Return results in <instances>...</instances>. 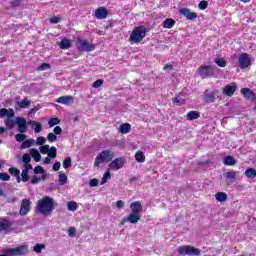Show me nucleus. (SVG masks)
Returning a JSON list of instances; mask_svg holds the SVG:
<instances>
[{
	"label": "nucleus",
	"mask_w": 256,
	"mask_h": 256,
	"mask_svg": "<svg viewBox=\"0 0 256 256\" xmlns=\"http://www.w3.org/2000/svg\"><path fill=\"white\" fill-rule=\"evenodd\" d=\"M55 209V199L45 196L38 200L36 204V211L41 213V215H51L52 211Z\"/></svg>",
	"instance_id": "1"
},
{
	"label": "nucleus",
	"mask_w": 256,
	"mask_h": 256,
	"mask_svg": "<svg viewBox=\"0 0 256 256\" xmlns=\"http://www.w3.org/2000/svg\"><path fill=\"white\" fill-rule=\"evenodd\" d=\"M113 157H115V152L109 149L103 150L96 156L94 167H99L101 163H109L113 161Z\"/></svg>",
	"instance_id": "2"
},
{
	"label": "nucleus",
	"mask_w": 256,
	"mask_h": 256,
	"mask_svg": "<svg viewBox=\"0 0 256 256\" xmlns=\"http://www.w3.org/2000/svg\"><path fill=\"white\" fill-rule=\"evenodd\" d=\"M146 36L147 31L145 30V28L136 27L130 35V42L135 44L141 43V41H143V39H145Z\"/></svg>",
	"instance_id": "3"
},
{
	"label": "nucleus",
	"mask_w": 256,
	"mask_h": 256,
	"mask_svg": "<svg viewBox=\"0 0 256 256\" xmlns=\"http://www.w3.org/2000/svg\"><path fill=\"white\" fill-rule=\"evenodd\" d=\"M177 253L178 255H182V256L183 255L195 256V255H201V250L191 245H184V246H179L177 248Z\"/></svg>",
	"instance_id": "4"
},
{
	"label": "nucleus",
	"mask_w": 256,
	"mask_h": 256,
	"mask_svg": "<svg viewBox=\"0 0 256 256\" xmlns=\"http://www.w3.org/2000/svg\"><path fill=\"white\" fill-rule=\"evenodd\" d=\"M198 73L201 79H208V77H213V75H215V68L210 65H202L200 66Z\"/></svg>",
	"instance_id": "5"
},
{
	"label": "nucleus",
	"mask_w": 256,
	"mask_h": 256,
	"mask_svg": "<svg viewBox=\"0 0 256 256\" xmlns=\"http://www.w3.org/2000/svg\"><path fill=\"white\" fill-rule=\"evenodd\" d=\"M31 211V199H23L20 205L19 215L25 217Z\"/></svg>",
	"instance_id": "6"
},
{
	"label": "nucleus",
	"mask_w": 256,
	"mask_h": 256,
	"mask_svg": "<svg viewBox=\"0 0 256 256\" xmlns=\"http://www.w3.org/2000/svg\"><path fill=\"white\" fill-rule=\"evenodd\" d=\"M238 63L240 69H247V67L251 65V58L249 57V54L241 53L238 58Z\"/></svg>",
	"instance_id": "7"
},
{
	"label": "nucleus",
	"mask_w": 256,
	"mask_h": 256,
	"mask_svg": "<svg viewBox=\"0 0 256 256\" xmlns=\"http://www.w3.org/2000/svg\"><path fill=\"white\" fill-rule=\"evenodd\" d=\"M125 165V158L120 157L116 158L108 165L109 169H112L113 171H119V169H123Z\"/></svg>",
	"instance_id": "8"
},
{
	"label": "nucleus",
	"mask_w": 256,
	"mask_h": 256,
	"mask_svg": "<svg viewBox=\"0 0 256 256\" xmlns=\"http://www.w3.org/2000/svg\"><path fill=\"white\" fill-rule=\"evenodd\" d=\"M7 255H25L27 253V246H19L17 248H8L5 250Z\"/></svg>",
	"instance_id": "9"
},
{
	"label": "nucleus",
	"mask_w": 256,
	"mask_h": 256,
	"mask_svg": "<svg viewBox=\"0 0 256 256\" xmlns=\"http://www.w3.org/2000/svg\"><path fill=\"white\" fill-rule=\"evenodd\" d=\"M180 15H184V17H186V19H188V21H194V19H197V17H199V15L195 12H191V10H189V8H181L179 10Z\"/></svg>",
	"instance_id": "10"
},
{
	"label": "nucleus",
	"mask_w": 256,
	"mask_h": 256,
	"mask_svg": "<svg viewBox=\"0 0 256 256\" xmlns=\"http://www.w3.org/2000/svg\"><path fill=\"white\" fill-rule=\"evenodd\" d=\"M130 209L132 215H141L143 212V205H141V202L135 201L130 204Z\"/></svg>",
	"instance_id": "11"
},
{
	"label": "nucleus",
	"mask_w": 256,
	"mask_h": 256,
	"mask_svg": "<svg viewBox=\"0 0 256 256\" xmlns=\"http://www.w3.org/2000/svg\"><path fill=\"white\" fill-rule=\"evenodd\" d=\"M79 51H95V45L90 44L87 40H79Z\"/></svg>",
	"instance_id": "12"
},
{
	"label": "nucleus",
	"mask_w": 256,
	"mask_h": 256,
	"mask_svg": "<svg viewBox=\"0 0 256 256\" xmlns=\"http://www.w3.org/2000/svg\"><path fill=\"white\" fill-rule=\"evenodd\" d=\"M19 133H27V120L23 117L16 118Z\"/></svg>",
	"instance_id": "13"
},
{
	"label": "nucleus",
	"mask_w": 256,
	"mask_h": 256,
	"mask_svg": "<svg viewBox=\"0 0 256 256\" xmlns=\"http://www.w3.org/2000/svg\"><path fill=\"white\" fill-rule=\"evenodd\" d=\"M109 15V11L105 7H98L94 13V17L96 19H107V16Z\"/></svg>",
	"instance_id": "14"
},
{
	"label": "nucleus",
	"mask_w": 256,
	"mask_h": 256,
	"mask_svg": "<svg viewBox=\"0 0 256 256\" xmlns=\"http://www.w3.org/2000/svg\"><path fill=\"white\" fill-rule=\"evenodd\" d=\"M56 103H60V105H73L75 103V98L73 96H61L56 100Z\"/></svg>",
	"instance_id": "15"
},
{
	"label": "nucleus",
	"mask_w": 256,
	"mask_h": 256,
	"mask_svg": "<svg viewBox=\"0 0 256 256\" xmlns=\"http://www.w3.org/2000/svg\"><path fill=\"white\" fill-rule=\"evenodd\" d=\"M11 227H13V222L5 218H0V233H3V231H10Z\"/></svg>",
	"instance_id": "16"
},
{
	"label": "nucleus",
	"mask_w": 256,
	"mask_h": 256,
	"mask_svg": "<svg viewBox=\"0 0 256 256\" xmlns=\"http://www.w3.org/2000/svg\"><path fill=\"white\" fill-rule=\"evenodd\" d=\"M241 94L243 95V97L245 99H247L248 101H255L256 100V95H255V92L252 91L251 89L249 88H243L241 90Z\"/></svg>",
	"instance_id": "17"
},
{
	"label": "nucleus",
	"mask_w": 256,
	"mask_h": 256,
	"mask_svg": "<svg viewBox=\"0 0 256 256\" xmlns=\"http://www.w3.org/2000/svg\"><path fill=\"white\" fill-rule=\"evenodd\" d=\"M27 125H30L35 133H41V131H43V124H41V122L29 120Z\"/></svg>",
	"instance_id": "18"
},
{
	"label": "nucleus",
	"mask_w": 256,
	"mask_h": 256,
	"mask_svg": "<svg viewBox=\"0 0 256 256\" xmlns=\"http://www.w3.org/2000/svg\"><path fill=\"white\" fill-rule=\"evenodd\" d=\"M235 91H237V86H235V85H226L223 88V95H227V97H232V95L235 94Z\"/></svg>",
	"instance_id": "19"
},
{
	"label": "nucleus",
	"mask_w": 256,
	"mask_h": 256,
	"mask_svg": "<svg viewBox=\"0 0 256 256\" xmlns=\"http://www.w3.org/2000/svg\"><path fill=\"white\" fill-rule=\"evenodd\" d=\"M200 117H201V113L195 110L188 112L186 115V119L188 121H195V119H199Z\"/></svg>",
	"instance_id": "20"
},
{
	"label": "nucleus",
	"mask_w": 256,
	"mask_h": 256,
	"mask_svg": "<svg viewBox=\"0 0 256 256\" xmlns=\"http://www.w3.org/2000/svg\"><path fill=\"white\" fill-rule=\"evenodd\" d=\"M127 221H128V223H132V225H136V223H139V221H141V215L130 213L127 216Z\"/></svg>",
	"instance_id": "21"
},
{
	"label": "nucleus",
	"mask_w": 256,
	"mask_h": 256,
	"mask_svg": "<svg viewBox=\"0 0 256 256\" xmlns=\"http://www.w3.org/2000/svg\"><path fill=\"white\" fill-rule=\"evenodd\" d=\"M223 163L228 167H233V165H237V160L233 156H226L223 159Z\"/></svg>",
	"instance_id": "22"
},
{
	"label": "nucleus",
	"mask_w": 256,
	"mask_h": 256,
	"mask_svg": "<svg viewBox=\"0 0 256 256\" xmlns=\"http://www.w3.org/2000/svg\"><path fill=\"white\" fill-rule=\"evenodd\" d=\"M30 155L33 157L35 163H39V161H41V154L39 153V150L32 148L30 150Z\"/></svg>",
	"instance_id": "23"
},
{
	"label": "nucleus",
	"mask_w": 256,
	"mask_h": 256,
	"mask_svg": "<svg viewBox=\"0 0 256 256\" xmlns=\"http://www.w3.org/2000/svg\"><path fill=\"white\" fill-rule=\"evenodd\" d=\"M17 105L20 107V109H27L31 105V101L25 97L22 101H17Z\"/></svg>",
	"instance_id": "24"
},
{
	"label": "nucleus",
	"mask_w": 256,
	"mask_h": 256,
	"mask_svg": "<svg viewBox=\"0 0 256 256\" xmlns=\"http://www.w3.org/2000/svg\"><path fill=\"white\" fill-rule=\"evenodd\" d=\"M129 131H131V124L124 123V124L120 125L119 132L122 133L123 135L129 133Z\"/></svg>",
	"instance_id": "25"
},
{
	"label": "nucleus",
	"mask_w": 256,
	"mask_h": 256,
	"mask_svg": "<svg viewBox=\"0 0 256 256\" xmlns=\"http://www.w3.org/2000/svg\"><path fill=\"white\" fill-rule=\"evenodd\" d=\"M225 177H226V179H228V181H231L232 183H235V180L237 179V172L228 171V172L225 173Z\"/></svg>",
	"instance_id": "26"
},
{
	"label": "nucleus",
	"mask_w": 256,
	"mask_h": 256,
	"mask_svg": "<svg viewBox=\"0 0 256 256\" xmlns=\"http://www.w3.org/2000/svg\"><path fill=\"white\" fill-rule=\"evenodd\" d=\"M215 199H217L220 203H225V201H227V193L217 192L215 194Z\"/></svg>",
	"instance_id": "27"
},
{
	"label": "nucleus",
	"mask_w": 256,
	"mask_h": 256,
	"mask_svg": "<svg viewBox=\"0 0 256 256\" xmlns=\"http://www.w3.org/2000/svg\"><path fill=\"white\" fill-rule=\"evenodd\" d=\"M33 145H35V140L28 139L22 143V145L20 146V149H29V147H33Z\"/></svg>",
	"instance_id": "28"
},
{
	"label": "nucleus",
	"mask_w": 256,
	"mask_h": 256,
	"mask_svg": "<svg viewBox=\"0 0 256 256\" xmlns=\"http://www.w3.org/2000/svg\"><path fill=\"white\" fill-rule=\"evenodd\" d=\"M205 103H215V92H211L204 95Z\"/></svg>",
	"instance_id": "29"
},
{
	"label": "nucleus",
	"mask_w": 256,
	"mask_h": 256,
	"mask_svg": "<svg viewBox=\"0 0 256 256\" xmlns=\"http://www.w3.org/2000/svg\"><path fill=\"white\" fill-rule=\"evenodd\" d=\"M60 49H69L71 47V41L67 38H64L59 43Z\"/></svg>",
	"instance_id": "30"
},
{
	"label": "nucleus",
	"mask_w": 256,
	"mask_h": 256,
	"mask_svg": "<svg viewBox=\"0 0 256 256\" xmlns=\"http://www.w3.org/2000/svg\"><path fill=\"white\" fill-rule=\"evenodd\" d=\"M245 176L248 177V179H255V177H256V170H255V168H248V169H246Z\"/></svg>",
	"instance_id": "31"
},
{
	"label": "nucleus",
	"mask_w": 256,
	"mask_h": 256,
	"mask_svg": "<svg viewBox=\"0 0 256 256\" xmlns=\"http://www.w3.org/2000/svg\"><path fill=\"white\" fill-rule=\"evenodd\" d=\"M135 160L137 163H145V154L142 151H138L135 154Z\"/></svg>",
	"instance_id": "32"
},
{
	"label": "nucleus",
	"mask_w": 256,
	"mask_h": 256,
	"mask_svg": "<svg viewBox=\"0 0 256 256\" xmlns=\"http://www.w3.org/2000/svg\"><path fill=\"white\" fill-rule=\"evenodd\" d=\"M174 26H175V20L168 18L164 21L165 29H173Z\"/></svg>",
	"instance_id": "33"
},
{
	"label": "nucleus",
	"mask_w": 256,
	"mask_h": 256,
	"mask_svg": "<svg viewBox=\"0 0 256 256\" xmlns=\"http://www.w3.org/2000/svg\"><path fill=\"white\" fill-rule=\"evenodd\" d=\"M59 183L60 185H67V175L63 172H59Z\"/></svg>",
	"instance_id": "34"
},
{
	"label": "nucleus",
	"mask_w": 256,
	"mask_h": 256,
	"mask_svg": "<svg viewBox=\"0 0 256 256\" xmlns=\"http://www.w3.org/2000/svg\"><path fill=\"white\" fill-rule=\"evenodd\" d=\"M47 155L51 159H55V157H57V148L55 146H52L51 148H49Z\"/></svg>",
	"instance_id": "35"
},
{
	"label": "nucleus",
	"mask_w": 256,
	"mask_h": 256,
	"mask_svg": "<svg viewBox=\"0 0 256 256\" xmlns=\"http://www.w3.org/2000/svg\"><path fill=\"white\" fill-rule=\"evenodd\" d=\"M214 63H216L218 67H227V61H225L223 58L215 59Z\"/></svg>",
	"instance_id": "36"
},
{
	"label": "nucleus",
	"mask_w": 256,
	"mask_h": 256,
	"mask_svg": "<svg viewBox=\"0 0 256 256\" xmlns=\"http://www.w3.org/2000/svg\"><path fill=\"white\" fill-rule=\"evenodd\" d=\"M207 7H209V2H207L206 0H202L198 4V9H200L201 11H205Z\"/></svg>",
	"instance_id": "37"
},
{
	"label": "nucleus",
	"mask_w": 256,
	"mask_h": 256,
	"mask_svg": "<svg viewBox=\"0 0 256 256\" xmlns=\"http://www.w3.org/2000/svg\"><path fill=\"white\" fill-rule=\"evenodd\" d=\"M10 175H14V177H19L21 175V171L15 167H11L8 169Z\"/></svg>",
	"instance_id": "38"
},
{
	"label": "nucleus",
	"mask_w": 256,
	"mask_h": 256,
	"mask_svg": "<svg viewBox=\"0 0 256 256\" xmlns=\"http://www.w3.org/2000/svg\"><path fill=\"white\" fill-rule=\"evenodd\" d=\"M68 211H77V202L70 201L67 203Z\"/></svg>",
	"instance_id": "39"
},
{
	"label": "nucleus",
	"mask_w": 256,
	"mask_h": 256,
	"mask_svg": "<svg viewBox=\"0 0 256 256\" xmlns=\"http://www.w3.org/2000/svg\"><path fill=\"white\" fill-rule=\"evenodd\" d=\"M45 143H47V138L43 137V136H39L36 140V142H34V145H45Z\"/></svg>",
	"instance_id": "40"
},
{
	"label": "nucleus",
	"mask_w": 256,
	"mask_h": 256,
	"mask_svg": "<svg viewBox=\"0 0 256 256\" xmlns=\"http://www.w3.org/2000/svg\"><path fill=\"white\" fill-rule=\"evenodd\" d=\"M59 123H61V120H59V118H51L48 121L49 127H55V125H59Z\"/></svg>",
	"instance_id": "41"
},
{
	"label": "nucleus",
	"mask_w": 256,
	"mask_h": 256,
	"mask_svg": "<svg viewBox=\"0 0 256 256\" xmlns=\"http://www.w3.org/2000/svg\"><path fill=\"white\" fill-rule=\"evenodd\" d=\"M109 179H111V172L107 171L104 176L102 177L101 180V185H105V183H107V181H109Z\"/></svg>",
	"instance_id": "42"
},
{
	"label": "nucleus",
	"mask_w": 256,
	"mask_h": 256,
	"mask_svg": "<svg viewBox=\"0 0 256 256\" xmlns=\"http://www.w3.org/2000/svg\"><path fill=\"white\" fill-rule=\"evenodd\" d=\"M43 249H45V244H36L34 247H33V251L35 253H41V251H43Z\"/></svg>",
	"instance_id": "43"
},
{
	"label": "nucleus",
	"mask_w": 256,
	"mask_h": 256,
	"mask_svg": "<svg viewBox=\"0 0 256 256\" xmlns=\"http://www.w3.org/2000/svg\"><path fill=\"white\" fill-rule=\"evenodd\" d=\"M5 125L6 127H8V129H13V127H15V122L13 121V119L7 118L5 120Z\"/></svg>",
	"instance_id": "44"
},
{
	"label": "nucleus",
	"mask_w": 256,
	"mask_h": 256,
	"mask_svg": "<svg viewBox=\"0 0 256 256\" xmlns=\"http://www.w3.org/2000/svg\"><path fill=\"white\" fill-rule=\"evenodd\" d=\"M47 140L49 141V143H55V141H57V135L50 132L47 135Z\"/></svg>",
	"instance_id": "45"
},
{
	"label": "nucleus",
	"mask_w": 256,
	"mask_h": 256,
	"mask_svg": "<svg viewBox=\"0 0 256 256\" xmlns=\"http://www.w3.org/2000/svg\"><path fill=\"white\" fill-rule=\"evenodd\" d=\"M21 178L23 183H27V181H29V172H27V170H22Z\"/></svg>",
	"instance_id": "46"
},
{
	"label": "nucleus",
	"mask_w": 256,
	"mask_h": 256,
	"mask_svg": "<svg viewBox=\"0 0 256 256\" xmlns=\"http://www.w3.org/2000/svg\"><path fill=\"white\" fill-rule=\"evenodd\" d=\"M72 163H71V157H67L64 159L63 161V167L64 169H69V167H71Z\"/></svg>",
	"instance_id": "47"
},
{
	"label": "nucleus",
	"mask_w": 256,
	"mask_h": 256,
	"mask_svg": "<svg viewBox=\"0 0 256 256\" xmlns=\"http://www.w3.org/2000/svg\"><path fill=\"white\" fill-rule=\"evenodd\" d=\"M92 87L94 89H99V87H103V79H98L95 82H93Z\"/></svg>",
	"instance_id": "48"
},
{
	"label": "nucleus",
	"mask_w": 256,
	"mask_h": 256,
	"mask_svg": "<svg viewBox=\"0 0 256 256\" xmlns=\"http://www.w3.org/2000/svg\"><path fill=\"white\" fill-rule=\"evenodd\" d=\"M0 181H11V176L5 172L0 173Z\"/></svg>",
	"instance_id": "49"
},
{
	"label": "nucleus",
	"mask_w": 256,
	"mask_h": 256,
	"mask_svg": "<svg viewBox=\"0 0 256 256\" xmlns=\"http://www.w3.org/2000/svg\"><path fill=\"white\" fill-rule=\"evenodd\" d=\"M15 139L18 143H22V141L24 142L27 139V136L25 134H16Z\"/></svg>",
	"instance_id": "50"
},
{
	"label": "nucleus",
	"mask_w": 256,
	"mask_h": 256,
	"mask_svg": "<svg viewBox=\"0 0 256 256\" xmlns=\"http://www.w3.org/2000/svg\"><path fill=\"white\" fill-rule=\"evenodd\" d=\"M47 69H51V64L43 63L38 67V71H47Z\"/></svg>",
	"instance_id": "51"
},
{
	"label": "nucleus",
	"mask_w": 256,
	"mask_h": 256,
	"mask_svg": "<svg viewBox=\"0 0 256 256\" xmlns=\"http://www.w3.org/2000/svg\"><path fill=\"white\" fill-rule=\"evenodd\" d=\"M22 161L24 164L31 163V154H24L22 156Z\"/></svg>",
	"instance_id": "52"
},
{
	"label": "nucleus",
	"mask_w": 256,
	"mask_h": 256,
	"mask_svg": "<svg viewBox=\"0 0 256 256\" xmlns=\"http://www.w3.org/2000/svg\"><path fill=\"white\" fill-rule=\"evenodd\" d=\"M40 153H42L43 155H45L46 153H49V145H42L40 146Z\"/></svg>",
	"instance_id": "53"
},
{
	"label": "nucleus",
	"mask_w": 256,
	"mask_h": 256,
	"mask_svg": "<svg viewBox=\"0 0 256 256\" xmlns=\"http://www.w3.org/2000/svg\"><path fill=\"white\" fill-rule=\"evenodd\" d=\"M21 3H23V0H14L11 2V7L16 9V7H21Z\"/></svg>",
	"instance_id": "54"
},
{
	"label": "nucleus",
	"mask_w": 256,
	"mask_h": 256,
	"mask_svg": "<svg viewBox=\"0 0 256 256\" xmlns=\"http://www.w3.org/2000/svg\"><path fill=\"white\" fill-rule=\"evenodd\" d=\"M34 173H35V175H39L41 173H45V170L42 168V166H36L34 168Z\"/></svg>",
	"instance_id": "55"
},
{
	"label": "nucleus",
	"mask_w": 256,
	"mask_h": 256,
	"mask_svg": "<svg viewBox=\"0 0 256 256\" xmlns=\"http://www.w3.org/2000/svg\"><path fill=\"white\" fill-rule=\"evenodd\" d=\"M76 233H77V229H75V227H70V228L68 229V235H69V237H75Z\"/></svg>",
	"instance_id": "56"
},
{
	"label": "nucleus",
	"mask_w": 256,
	"mask_h": 256,
	"mask_svg": "<svg viewBox=\"0 0 256 256\" xmlns=\"http://www.w3.org/2000/svg\"><path fill=\"white\" fill-rule=\"evenodd\" d=\"M9 110L6 108L0 109V117L3 119V117H8Z\"/></svg>",
	"instance_id": "57"
},
{
	"label": "nucleus",
	"mask_w": 256,
	"mask_h": 256,
	"mask_svg": "<svg viewBox=\"0 0 256 256\" xmlns=\"http://www.w3.org/2000/svg\"><path fill=\"white\" fill-rule=\"evenodd\" d=\"M40 181H41V177H38V176H33L31 179L32 185H37V183H39Z\"/></svg>",
	"instance_id": "58"
},
{
	"label": "nucleus",
	"mask_w": 256,
	"mask_h": 256,
	"mask_svg": "<svg viewBox=\"0 0 256 256\" xmlns=\"http://www.w3.org/2000/svg\"><path fill=\"white\" fill-rule=\"evenodd\" d=\"M61 133H63V129L61 128V126H56L54 128V135H61Z\"/></svg>",
	"instance_id": "59"
},
{
	"label": "nucleus",
	"mask_w": 256,
	"mask_h": 256,
	"mask_svg": "<svg viewBox=\"0 0 256 256\" xmlns=\"http://www.w3.org/2000/svg\"><path fill=\"white\" fill-rule=\"evenodd\" d=\"M61 21V18H59V16H54L52 18H50V23H53V24H57Z\"/></svg>",
	"instance_id": "60"
},
{
	"label": "nucleus",
	"mask_w": 256,
	"mask_h": 256,
	"mask_svg": "<svg viewBox=\"0 0 256 256\" xmlns=\"http://www.w3.org/2000/svg\"><path fill=\"white\" fill-rule=\"evenodd\" d=\"M53 171H59L61 169V162H55L52 166Z\"/></svg>",
	"instance_id": "61"
},
{
	"label": "nucleus",
	"mask_w": 256,
	"mask_h": 256,
	"mask_svg": "<svg viewBox=\"0 0 256 256\" xmlns=\"http://www.w3.org/2000/svg\"><path fill=\"white\" fill-rule=\"evenodd\" d=\"M23 171L29 172L31 171V169H33V165H31L30 163L24 164L23 165Z\"/></svg>",
	"instance_id": "62"
},
{
	"label": "nucleus",
	"mask_w": 256,
	"mask_h": 256,
	"mask_svg": "<svg viewBox=\"0 0 256 256\" xmlns=\"http://www.w3.org/2000/svg\"><path fill=\"white\" fill-rule=\"evenodd\" d=\"M116 207L117 209H123V207H125V202H123V200H118L116 202Z\"/></svg>",
	"instance_id": "63"
},
{
	"label": "nucleus",
	"mask_w": 256,
	"mask_h": 256,
	"mask_svg": "<svg viewBox=\"0 0 256 256\" xmlns=\"http://www.w3.org/2000/svg\"><path fill=\"white\" fill-rule=\"evenodd\" d=\"M90 187H97L99 185V181L97 179H91L89 183Z\"/></svg>",
	"instance_id": "64"
}]
</instances>
